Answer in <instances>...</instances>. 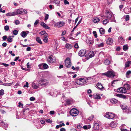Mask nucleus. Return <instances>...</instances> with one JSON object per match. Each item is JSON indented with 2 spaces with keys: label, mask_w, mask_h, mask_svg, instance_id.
<instances>
[{
  "label": "nucleus",
  "mask_w": 131,
  "mask_h": 131,
  "mask_svg": "<svg viewBox=\"0 0 131 131\" xmlns=\"http://www.w3.org/2000/svg\"><path fill=\"white\" fill-rule=\"evenodd\" d=\"M55 58L52 57V56H50L48 57L47 61L49 63H52L55 62Z\"/></svg>",
  "instance_id": "1a4fd4ad"
},
{
  "label": "nucleus",
  "mask_w": 131,
  "mask_h": 131,
  "mask_svg": "<svg viewBox=\"0 0 131 131\" xmlns=\"http://www.w3.org/2000/svg\"><path fill=\"white\" fill-rule=\"evenodd\" d=\"M118 40L119 42L121 41H124V40L122 37H120L118 38Z\"/></svg>",
  "instance_id": "ea45409f"
},
{
  "label": "nucleus",
  "mask_w": 131,
  "mask_h": 131,
  "mask_svg": "<svg viewBox=\"0 0 131 131\" xmlns=\"http://www.w3.org/2000/svg\"><path fill=\"white\" fill-rule=\"evenodd\" d=\"M131 63V61H128L125 64V67H128Z\"/></svg>",
  "instance_id": "72a5a7b5"
},
{
  "label": "nucleus",
  "mask_w": 131,
  "mask_h": 131,
  "mask_svg": "<svg viewBox=\"0 0 131 131\" xmlns=\"http://www.w3.org/2000/svg\"><path fill=\"white\" fill-rule=\"evenodd\" d=\"M86 51L85 50H81L79 51V55L81 57L83 56L86 54Z\"/></svg>",
  "instance_id": "9d476101"
},
{
  "label": "nucleus",
  "mask_w": 131,
  "mask_h": 131,
  "mask_svg": "<svg viewBox=\"0 0 131 131\" xmlns=\"http://www.w3.org/2000/svg\"><path fill=\"white\" fill-rule=\"evenodd\" d=\"M117 91L121 93H125L127 91L124 88H120L118 89L117 90Z\"/></svg>",
  "instance_id": "6e6552de"
},
{
  "label": "nucleus",
  "mask_w": 131,
  "mask_h": 131,
  "mask_svg": "<svg viewBox=\"0 0 131 131\" xmlns=\"http://www.w3.org/2000/svg\"><path fill=\"white\" fill-rule=\"evenodd\" d=\"M57 25L58 26V27H60L63 26L65 24V23L63 21H59L57 23Z\"/></svg>",
  "instance_id": "2eb2a0df"
},
{
  "label": "nucleus",
  "mask_w": 131,
  "mask_h": 131,
  "mask_svg": "<svg viewBox=\"0 0 131 131\" xmlns=\"http://www.w3.org/2000/svg\"><path fill=\"white\" fill-rule=\"evenodd\" d=\"M79 113V111L77 109L74 108L71 109L70 112V115L74 116H75L77 115Z\"/></svg>",
  "instance_id": "f03ea898"
},
{
  "label": "nucleus",
  "mask_w": 131,
  "mask_h": 131,
  "mask_svg": "<svg viewBox=\"0 0 131 131\" xmlns=\"http://www.w3.org/2000/svg\"><path fill=\"white\" fill-rule=\"evenodd\" d=\"M39 34H40L41 35H44L45 34H46V32L45 31H41L40 32Z\"/></svg>",
  "instance_id": "5fc2aeb1"
},
{
  "label": "nucleus",
  "mask_w": 131,
  "mask_h": 131,
  "mask_svg": "<svg viewBox=\"0 0 131 131\" xmlns=\"http://www.w3.org/2000/svg\"><path fill=\"white\" fill-rule=\"evenodd\" d=\"M54 3H55L58 4H59L60 3V1H57V0H54Z\"/></svg>",
  "instance_id": "0e129e2a"
},
{
  "label": "nucleus",
  "mask_w": 131,
  "mask_h": 131,
  "mask_svg": "<svg viewBox=\"0 0 131 131\" xmlns=\"http://www.w3.org/2000/svg\"><path fill=\"white\" fill-rule=\"evenodd\" d=\"M74 47L76 48H79V46L78 45V44L77 43H76L74 45Z\"/></svg>",
  "instance_id": "052dcab7"
},
{
  "label": "nucleus",
  "mask_w": 131,
  "mask_h": 131,
  "mask_svg": "<svg viewBox=\"0 0 131 131\" xmlns=\"http://www.w3.org/2000/svg\"><path fill=\"white\" fill-rule=\"evenodd\" d=\"M1 123L2 126L3 127H4V128H5V129H6V128L8 127V125L7 124L5 123L3 121H2L1 122Z\"/></svg>",
  "instance_id": "5701e85b"
},
{
  "label": "nucleus",
  "mask_w": 131,
  "mask_h": 131,
  "mask_svg": "<svg viewBox=\"0 0 131 131\" xmlns=\"http://www.w3.org/2000/svg\"><path fill=\"white\" fill-rule=\"evenodd\" d=\"M40 25L44 28L49 29H50V27L48 26L47 25L43 22L41 23Z\"/></svg>",
  "instance_id": "ddd939ff"
},
{
  "label": "nucleus",
  "mask_w": 131,
  "mask_h": 131,
  "mask_svg": "<svg viewBox=\"0 0 131 131\" xmlns=\"http://www.w3.org/2000/svg\"><path fill=\"white\" fill-rule=\"evenodd\" d=\"M46 121L47 122L49 123H51L52 122V120L49 119H46Z\"/></svg>",
  "instance_id": "09e8293b"
},
{
  "label": "nucleus",
  "mask_w": 131,
  "mask_h": 131,
  "mask_svg": "<svg viewBox=\"0 0 131 131\" xmlns=\"http://www.w3.org/2000/svg\"><path fill=\"white\" fill-rule=\"evenodd\" d=\"M66 130L65 128H62L60 129V131H66Z\"/></svg>",
  "instance_id": "774afa93"
},
{
  "label": "nucleus",
  "mask_w": 131,
  "mask_h": 131,
  "mask_svg": "<svg viewBox=\"0 0 131 131\" xmlns=\"http://www.w3.org/2000/svg\"><path fill=\"white\" fill-rule=\"evenodd\" d=\"M24 87H26L28 88V82H26V84L24 86Z\"/></svg>",
  "instance_id": "bf43d9fd"
},
{
  "label": "nucleus",
  "mask_w": 131,
  "mask_h": 131,
  "mask_svg": "<svg viewBox=\"0 0 131 131\" xmlns=\"http://www.w3.org/2000/svg\"><path fill=\"white\" fill-rule=\"evenodd\" d=\"M97 86L98 88L100 89H102L103 88L101 84L99 83H98L97 84Z\"/></svg>",
  "instance_id": "bb28decb"
},
{
  "label": "nucleus",
  "mask_w": 131,
  "mask_h": 131,
  "mask_svg": "<svg viewBox=\"0 0 131 131\" xmlns=\"http://www.w3.org/2000/svg\"><path fill=\"white\" fill-rule=\"evenodd\" d=\"M7 40L9 42H11L13 41L12 39L11 38V36H8V37L7 38Z\"/></svg>",
  "instance_id": "e433bc0d"
},
{
  "label": "nucleus",
  "mask_w": 131,
  "mask_h": 131,
  "mask_svg": "<svg viewBox=\"0 0 131 131\" xmlns=\"http://www.w3.org/2000/svg\"><path fill=\"white\" fill-rule=\"evenodd\" d=\"M4 91L3 89L1 90H0V95H2L4 93Z\"/></svg>",
  "instance_id": "8fccbe9b"
},
{
  "label": "nucleus",
  "mask_w": 131,
  "mask_h": 131,
  "mask_svg": "<svg viewBox=\"0 0 131 131\" xmlns=\"http://www.w3.org/2000/svg\"><path fill=\"white\" fill-rule=\"evenodd\" d=\"M35 100V98L34 97H31L30 98V100L31 101H34Z\"/></svg>",
  "instance_id": "4d7b16f0"
},
{
  "label": "nucleus",
  "mask_w": 131,
  "mask_h": 131,
  "mask_svg": "<svg viewBox=\"0 0 131 131\" xmlns=\"http://www.w3.org/2000/svg\"><path fill=\"white\" fill-rule=\"evenodd\" d=\"M19 21L18 20H16L15 21V24L16 25H18L19 23Z\"/></svg>",
  "instance_id": "e2e57ef3"
},
{
  "label": "nucleus",
  "mask_w": 131,
  "mask_h": 131,
  "mask_svg": "<svg viewBox=\"0 0 131 131\" xmlns=\"http://www.w3.org/2000/svg\"><path fill=\"white\" fill-rule=\"evenodd\" d=\"M125 17V20L126 21L128 20L129 18V16L128 15H127L125 16H124Z\"/></svg>",
  "instance_id": "a19ab883"
},
{
  "label": "nucleus",
  "mask_w": 131,
  "mask_h": 131,
  "mask_svg": "<svg viewBox=\"0 0 131 131\" xmlns=\"http://www.w3.org/2000/svg\"><path fill=\"white\" fill-rule=\"evenodd\" d=\"M100 32L101 34H104L105 33V30L102 28H100Z\"/></svg>",
  "instance_id": "2f4dec72"
},
{
  "label": "nucleus",
  "mask_w": 131,
  "mask_h": 131,
  "mask_svg": "<svg viewBox=\"0 0 131 131\" xmlns=\"http://www.w3.org/2000/svg\"><path fill=\"white\" fill-rule=\"evenodd\" d=\"M12 83H8V84L4 83V84H3V85H5V86H10L12 85Z\"/></svg>",
  "instance_id": "603ef678"
},
{
  "label": "nucleus",
  "mask_w": 131,
  "mask_h": 131,
  "mask_svg": "<svg viewBox=\"0 0 131 131\" xmlns=\"http://www.w3.org/2000/svg\"><path fill=\"white\" fill-rule=\"evenodd\" d=\"M27 35V33L25 31H22L20 34V35L23 37H25Z\"/></svg>",
  "instance_id": "b1692460"
},
{
  "label": "nucleus",
  "mask_w": 131,
  "mask_h": 131,
  "mask_svg": "<svg viewBox=\"0 0 131 131\" xmlns=\"http://www.w3.org/2000/svg\"><path fill=\"white\" fill-rule=\"evenodd\" d=\"M94 56V53L93 51H90L89 52V56L90 58H92Z\"/></svg>",
  "instance_id": "cd10ccee"
},
{
  "label": "nucleus",
  "mask_w": 131,
  "mask_h": 131,
  "mask_svg": "<svg viewBox=\"0 0 131 131\" xmlns=\"http://www.w3.org/2000/svg\"><path fill=\"white\" fill-rule=\"evenodd\" d=\"M43 69H47L48 68V65L46 63H43Z\"/></svg>",
  "instance_id": "4c0bfd02"
},
{
  "label": "nucleus",
  "mask_w": 131,
  "mask_h": 131,
  "mask_svg": "<svg viewBox=\"0 0 131 131\" xmlns=\"http://www.w3.org/2000/svg\"><path fill=\"white\" fill-rule=\"evenodd\" d=\"M42 86H46L48 84V81L46 79H42L40 81Z\"/></svg>",
  "instance_id": "0eeeda50"
},
{
  "label": "nucleus",
  "mask_w": 131,
  "mask_h": 131,
  "mask_svg": "<svg viewBox=\"0 0 131 131\" xmlns=\"http://www.w3.org/2000/svg\"><path fill=\"white\" fill-rule=\"evenodd\" d=\"M4 29L5 30L7 31L9 30V27L8 26L6 25L4 27Z\"/></svg>",
  "instance_id": "37998d69"
},
{
  "label": "nucleus",
  "mask_w": 131,
  "mask_h": 131,
  "mask_svg": "<svg viewBox=\"0 0 131 131\" xmlns=\"http://www.w3.org/2000/svg\"><path fill=\"white\" fill-rule=\"evenodd\" d=\"M104 63L106 65H109L110 63V62L109 60L106 59L104 60Z\"/></svg>",
  "instance_id": "f704fd0d"
},
{
  "label": "nucleus",
  "mask_w": 131,
  "mask_h": 131,
  "mask_svg": "<svg viewBox=\"0 0 131 131\" xmlns=\"http://www.w3.org/2000/svg\"><path fill=\"white\" fill-rule=\"evenodd\" d=\"M117 100L115 99H112L110 100L111 102L113 104H115L117 103Z\"/></svg>",
  "instance_id": "c756f323"
},
{
  "label": "nucleus",
  "mask_w": 131,
  "mask_h": 131,
  "mask_svg": "<svg viewBox=\"0 0 131 131\" xmlns=\"http://www.w3.org/2000/svg\"><path fill=\"white\" fill-rule=\"evenodd\" d=\"M110 126L112 127H116L117 124L115 122H112L110 125Z\"/></svg>",
  "instance_id": "6ab92c4d"
},
{
  "label": "nucleus",
  "mask_w": 131,
  "mask_h": 131,
  "mask_svg": "<svg viewBox=\"0 0 131 131\" xmlns=\"http://www.w3.org/2000/svg\"><path fill=\"white\" fill-rule=\"evenodd\" d=\"M18 31L16 30H15L13 31V34L15 35H16L18 34Z\"/></svg>",
  "instance_id": "79ce46f5"
},
{
  "label": "nucleus",
  "mask_w": 131,
  "mask_h": 131,
  "mask_svg": "<svg viewBox=\"0 0 131 131\" xmlns=\"http://www.w3.org/2000/svg\"><path fill=\"white\" fill-rule=\"evenodd\" d=\"M77 128L78 129H80L82 128V126L81 124H79L77 126Z\"/></svg>",
  "instance_id": "3c124183"
},
{
  "label": "nucleus",
  "mask_w": 131,
  "mask_h": 131,
  "mask_svg": "<svg viewBox=\"0 0 131 131\" xmlns=\"http://www.w3.org/2000/svg\"><path fill=\"white\" fill-rule=\"evenodd\" d=\"M103 74L108 77L111 78L114 77L115 76L114 73L111 71H108L106 73H103Z\"/></svg>",
  "instance_id": "20e7f679"
},
{
  "label": "nucleus",
  "mask_w": 131,
  "mask_h": 131,
  "mask_svg": "<svg viewBox=\"0 0 131 131\" xmlns=\"http://www.w3.org/2000/svg\"><path fill=\"white\" fill-rule=\"evenodd\" d=\"M121 131H129V130H128L126 129H125L123 128H121Z\"/></svg>",
  "instance_id": "338daca9"
},
{
  "label": "nucleus",
  "mask_w": 131,
  "mask_h": 131,
  "mask_svg": "<svg viewBox=\"0 0 131 131\" xmlns=\"http://www.w3.org/2000/svg\"><path fill=\"white\" fill-rule=\"evenodd\" d=\"M128 49V46L127 45H124L123 47V50L124 51H126Z\"/></svg>",
  "instance_id": "c9c22d12"
},
{
  "label": "nucleus",
  "mask_w": 131,
  "mask_h": 131,
  "mask_svg": "<svg viewBox=\"0 0 131 131\" xmlns=\"http://www.w3.org/2000/svg\"><path fill=\"white\" fill-rule=\"evenodd\" d=\"M49 18V15L48 14H46L45 17V21L47 20Z\"/></svg>",
  "instance_id": "a18cd8bd"
},
{
  "label": "nucleus",
  "mask_w": 131,
  "mask_h": 131,
  "mask_svg": "<svg viewBox=\"0 0 131 131\" xmlns=\"http://www.w3.org/2000/svg\"><path fill=\"white\" fill-rule=\"evenodd\" d=\"M64 3L65 5L69 4V2L67 0H64Z\"/></svg>",
  "instance_id": "6e6d98bb"
},
{
  "label": "nucleus",
  "mask_w": 131,
  "mask_h": 131,
  "mask_svg": "<svg viewBox=\"0 0 131 131\" xmlns=\"http://www.w3.org/2000/svg\"><path fill=\"white\" fill-rule=\"evenodd\" d=\"M104 45V43L103 42L101 43L98 45V46L99 47H103Z\"/></svg>",
  "instance_id": "de8ad7c7"
},
{
  "label": "nucleus",
  "mask_w": 131,
  "mask_h": 131,
  "mask_svg": "<svg viewBox=\"0 0 131 131\" xmlns=\"http://www.w3.org/2000/svg\"><path fill=\"white\" fill-rule=\"evenodd\" d=\"M108 20L107 19H105V20H104L103 21V24H106L108 22Z\"/></svg>",
  "instance_id": "c03bdc74"
},
{
  "label": "nucleus",
  "mask_w": 131,
  "mask_h": 131,
  "mask_svg": "<svg viewBox=\"0 0 131 131\" xmlns=\"http://www.w3.org/2000/svg\"><path fill=\"white\" fill-rule=\"evenodd\" d=\"M116 96L118 97L122 98L124 99H125L126 98V97L125 95L121 94H118L116 95Z\"/></svg>",
  "instance_id": "4be33fe9"
},
{
  "label": "nucleus",
  "mask_w": 131,
  "mask_h": 131,
  "mask_svg": "<svg viewBox=\"0 0 131 131\" xmlns=\"http://www.w3.org/2000/svg\"><path fill=\"white\" fill-rule=\"evenodd\" d=\"M94 129L95 130H98L99 128V126L98 124L95 123L94 125Z\"/></svg>",
  "instance_id": "aec40b11"
},
{
  "label": "nucleus",
  "mask_w": 131,
  "mask_h": 131,
  "mask_svg": "<svg viewBox=\"0 0 131 131\" xmlns=\"http://www.w3.org/2000/svg\"><path fill=\"white\" fill-rule=\"evenodd\" d=\"M2 64L5 67H7L9 66V64H6V63H1L0 64Z\"/></svg>",
  "instance_id": "864d4df0"
},
{
  "label": "nucleus",
  "mask_w": 131,
  "mask_h": 131,
  "mask_svg": "<svg viewBox=\"0 0 131 131\" xmlns=\"http://www.w3.org/2000/svg\"><path fill=\"white\" fill-rule=\"evenodd\" d=\"M36 41L38 43H39L40 44H42V42L40 38L39 37H37L36 38Z\"/></svg>",
  "instance_id": "473e14b6"
},
{
  "label": "nucleus",
  "mask_w": 131,
  "mask_h": 131,
  "mask_svg": "<svg viewBox=\"0 0 131 131\" xmlns=\"http://www.w3.org/2000/svg\"><path fill=\"white\" fill-rule=\"evenodd\" d=\"M43 63H42L41 64H40L38 65V67L39 69H43Z\"/></svg>",
  "instance_id": "58836bf2"
},
{
  "label": "nucleus",
  "mask_w": 131,
  "mask_h": 131,
  "mask_svg": "<svg viewBox=\"0 0 131 131\" xmlns=\"http://www.w3.org/2000/svg\"><path fill=\"white\" fill-rule=\"evenodd\" d=\"M84 78H80L77 80L75 84L76 87H79L78 85L81 86L83 85L86 84V82Z\"/></svg>",
  "instance_id": "f257e3e1"
},
{
  "label": "nucleus",
  "mask_w": 131,
  "mask_h": 131,
  "mask_svg": "<svg viewBox=\"0 0 131 131\" xmlns=\"http://www.w3.org/2000/svg\"><path fill=\"white\" fill-rule=\"evenodd\" d=\"M65 66L67 68H69L71 67V63L70 58H67L65 61Z\"/></svg>",
  "instance_id": "39448f33"
},
{
  "label": "nucleus",
  "mask_w": 131,
  "mask_h": 131,
  "mask_svg": "<svg viewBox=\"0 0 131 131\" xmlns=\"http://www.w3.org/2000/svg\"><path fill=\"white\" fill-rule=\"evenodd\" d=\"M94 99H101V97L99 94L95 93L93 94Z\"/></svg>",
  "instance_id": "f3484780"
},
{
  "label": "nucleus",
  "mask_w": 131,
  "mask_h": 131,
  "mask_svg": "<svg viewBox=\"0 0 131 131\" xmlns=\"http://www.w3.org/2000/svg\"><path fill=\"white\" fill-rule=\"evenodd\" d=\"M100 20V19L98 18H94L93 19L92 21L94 23H97Z\"/></svg>",
  "instance_id": "393cba45"
},
{
  "label": "nucleus",
  "mask_w": 131,
  "mask_h": 131,
  "mask_svg": "<svg viewBox=\"0 0 131 131\" xmlns=\"http://www.w3.org/2000/svg\"><path fill=\"white\" fill-rule=\"evenodd\" d=\"M16 12H14L12 13H9L6 14L7 16H11L16 15Z\"/></svg>",
  "instance_id": "4468645a"
},
{
  "label": "nucleus",
  "mask_w": 131,
  "mask_h": 131,
  "mask_svg": "<svg viewBox=\"0 0 131 131\" xmlns=\"http://www.w3.org/2000/svg\"><path fill=\"white\" fill-rule=\"evenodd\" d=\"M47 34H45L44 36V38L43 40L44 42L45 43H47L48 42Z\"/></svg>",
  "instance_id": "412c9836"
},
{
  "label": "nucleus",
  "mask_w": 131,
  "mask_h": 131,
  "mask_svg": "<svg viewBox=\"0 0 131 131\" xmlns=\"http://www.w3.org/2000/svg\"><path fill=\"white\" fill-rule=\"evenodd\" d=\"M106 17L108 19H110L112 17V14L108 10H106Z\"/></svg>",
  "instance_id": "f8f14e48"
},
{
  "label": "nucleus",
  "mask_w": 131,
  "mask_h": 131,
  "mask_svg": "<svg viewBox=\"0 0 131 131\" xmlns=\"http://www.w3.org/2000/svg\"><path fill=\"white\" fill-rule=\"evenodd\" d=\"M32 87L34 89H37L39 88V85L38 84L33 82L32 84Z\"/></svg>",
  "instance_id": "dca6fc26"
},
{
  "label": "nucleus",
  "mask_w": 131,
  "mask_h": 131,
  "mask_svg": "<svg viewBox=\"0 0 131 131\" xmlns=\"http://www.w3.org/2000/svg\"><path fill=\"white\" fill-rule=\"evenodd\" d=\"M84 78L86 81V84H89L90 83L92 80V78L90 77L86 78Z\"/></svg>",
  "instance_id": "9b49d317"
},
{
  "label": "nucleus",
  "mask_w": 131,
  "mask_h": 131,
  "mask_svg": "<svg viewBox=\"0 0 131 131\" xmlns=\"http://www.w3.org/2000/svg\"><path fill=\"white\" fill-rule=\"evenodd\" d=\"M131 74V71L129 70L127 71L126 74V77L128 78L130 77V75Z\"/></svg>",
  "instance_id": "c85d7f7f"
},
{
  "label": "nucleus",
  "mask_w": 131,
  "mask_h": 131,
  "mask_svg": "<svg viewBox=\"0 0 131 131\" xmlns=\"http://www.w3.org/2000/svg\"><path fill=\"white\" fill-rule=\"evenodd\" d=\"M124 88L126 90H129L130 89V87L129 85L128 84H126L124 85Z\"/></svg>",
  "instance_id": "a878e982"
},
{
  "label": "nucleus",
  "mask_w": 131,
  "mask_h": 131,
  "mask_svg": "<svg viewBox=\"0 0 131 131\" xmlns=\"http://www.w3.org/2000/svg\"><path fill=\"white\" fill-rule=\"evenodd\" d=\"M7 36H5L2 37L3 40H5L7 38Z\"/></svg>",
  "instance_id": "69168bd1"
},
{
  "label": "nucleus",
  "mask_w": 131,
  "mask_h": 131,
  "mask_svg": "<svg viewBox=\"0 0 131 131\" xmlns=\"http://www.w3.org/2000/svg\"><path fill=\"white\" fill-rule=\"evenodd\" d=\"M18 104V106L19 107H23V104H22L21 103L19 102Z\"/></svg>",
  "instance_id": "680f3d73"
},
{
  "label": "nucleus",
  "mask_w": 131,
  "mask_h": 131,
  "mask_svg": "<svg viewBox=\"0 0 131 131\" xmlns=\"http://www.w3.org/2000/svg\"><path fill=\"white\" fill-rule=\"evenodd\" d=\"M115 114L112 113L107 112L105 115V117L109 119H112L115 117Z\"/></svg>",
  "instance_id": "423d86ee"
},
{
  "label": "nucleus",
  "mask_w": 131,
  "mask_h": 131,
  "mask_svg": "<svg viewBox=\"0 0 131 131\" xmlns=\"http://www.w3.org/2000/svg\"><path fill=\"white\" fill-rule=\"evenodd\" d=\"M39 20H37L35 23H34V25H37L39 22Z\"/></svg>",
  "instance_id": "13d9d810"
},
{
  "label": "nucleus",
  "mask_w": 131,
  "mask_h": 131,
  "mask_svg": "<svg viewBox=\"0 0 131 131\" xmlns=\"http://www.w3.org/2000/svg\"><path fill=\"white\" fill-rule=\"evenodd\" d=\"M66 102L69 105L71 104L72 103V102L71 100H68Z\"/></svg>",
  "instance_id": "49530a36"
},
{
  "label": "nucleus",
  "mask_w": 131,
  "mask_h": 131,
  "mask_svg": "<svg viewBox=\"0 0 131 131\" xmlns=\"http://www.w3.org/2000/svg\"><path fill=\"white\" fill-rule=\"evenodd\" d=\"M65 47L66 48L69 49L72 48V46L69 44L67 43Z\"/></svg>",
  "instance_id": "7c9ffc66"
},
{
  "label": "nucleus",
  "mask_w": 131,
  "mask_h": 131,
  "mask_svg": "<svg viewBox=\"0 0 131 131\" xmlns=\"http://www.w3.org/2000/svg\"><path fill=\"white\" fill-rule=\"evenodd\" d=\"M27 11L25 9L22 8H20L18 9L16 12V15L18 14H20L22 15H24L27 13Z\"/></svg>",
  "instance_id": "7ed1b4c3"
},
{
  "label": "nucleus",
  "mask_w": 131,
  "mask_h": 131,
  "mask_svg": "<svg viewBox=\"0 0 131 131\" xmlns=\"http://www.w3.org/2000/svg\"><path fill=\"white\" fill-rule=\"evenodd\" d=\"M113 40L112 39L109 38L106 41L108 45H111L113 43Z\"/></svg>",
  "instance_id": "a211bd4d"
}]
</instances>
